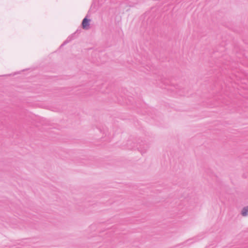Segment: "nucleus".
<instances>
[{
	"label": "nucleus",
	"instance_id": "nucleus-1",
	"mask_svg": "<svg viewBox=\"0 0 248 248\" xmlns=\"http://www.w3.org/2000/svg\"><path fill=\"white\" fill-rule=\"evenodd\" d=\"M150 147V143L149 142L145 140H140L134 147H136L142 155L147 152Z\"/></svg>",
	"mask_w": 248,
	"mask_h": 248
},
{
	"label": "nucleus",
	"instance_id": "nucleus-3",
	"mask_svg": "<svg viewBox=\"0 0 248 248\" xmlns=\"http://www.w3.org/2000/svg\"><path fill=\"white\" fill-rule=\"evenodd\" d=\"M248 214V206L244 207L241 211V214L243 216H246Z\"/></svg>",
	"mask_w": 248,
	"mask_h": 248
},
{
	"label": "nucleus",
	"instance_id": "nucleus-5",
	"mask_svg": "<svg viewBox=\"0 0 248 248\" xmlns=\"http://www.w3.org/2000/svg\"><path fill=\"white\" fill-rule=\"evenodd\" d=\"M66 43H67V41H65L63 43V44L62 45V46L64 45V44H65Z\"/></svg>",
	"mask_w": 248,
	"mask_h": 248
},
{
	"label": "nucleus",
	"instance_id": "nucleus-4",
	"mask_svg": "<svg viewBox=\"0 0 248 248\" xmlns=\"http://www.w3.org/2000/svg\"><path fill=\"white\" fill-rule=\"evenodd\" d=\"M175 88V92L179 94L180 95H182L180 93H179V91H180V88H179V86H178V85H177L176 87H174ZM173 91H174V89H171Z\"/></svg>",
	"mask_w": 248,
	"mask_h": 248
},
{
	"label": "nucleus",
	"instance_id": "nucleus-2",
	"mask_svg": "<svg viewBox=\"0 0 248 248\" xmlns=\"http://www.w3.org/2000/svg\"><path fill=\"white\" fill-rule=\"evenodd\" d=\"M90 20L85 17L82 20V27L83 29H88L90 26Z\"/></svg>",
	"mask_w": 248,
	"mask_h": 248
}]
</instances>
